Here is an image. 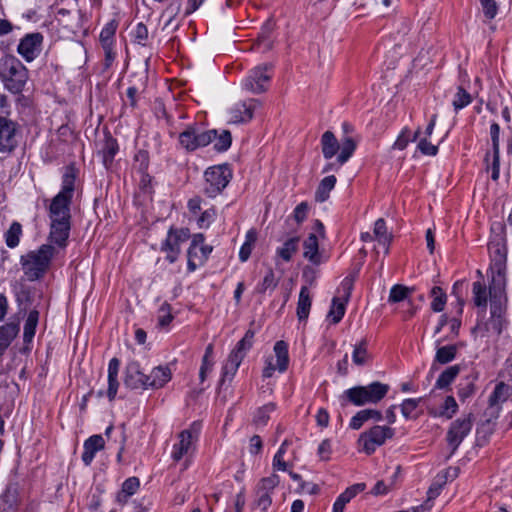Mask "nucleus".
<instances>
[{"mask_svg":"<svg viewBox=\"0 0 512 512\" xmlns=\"http://www.w3.org/2000/svg\"><path fill=\"white\" fill-rule=\"evenodd\" d=\"M490 252V265L488 275L489 296H490V317L478 316L477 324L473 331H479L482 336L492 332L497 336L501 335L507 327V245L503 239L490 241L488 244Z\"/></svg>","mask_w":512,"mask_h":512,"instance_id":"1","label":"nucleus"},{"mask_svg":"<svg viewBox=\"0 0 512 512\" xmlns=\"http://www.w3.org/2000/svg\"><path fill=\"white\" fill-rule=\"evenodd\" d=\"M77 170L73 165L65 167L61 190L51 199L48 216L50 220H71V203L75 192Z\"/></svg>","mask_w":512,"mask_h":512,"instance_id":"2","label":"nucleus"},{"mask_svg":"<svg viewBox=\"0 0 512 512\" xmlns=\"http://www.w3.org/2000/svg\"><path fill=\"white\" fill-rule=\"evenodd\" d=\"M389 389V385L375 381L366 386L349 388L342 393L339 399L342 407L348 404L358 407L376 404L387 395Z\"/></svg>","mask_w":512,"mask_h":512,"instance_id":"3","label":"nucleus"},{"mask_svg":"<svg viewBox=\"0 0 512 512\" xmlns=\"http://www.w3.org/2000/svg\"><path fill=\"white\" fill-rule=\"evenodd\" d=\"M54 254V246L43 244L37 250L22 255L20 263L27 279L36 281L42 278L47 272Z\"/></svg>","mask_w":512,"mask_h":512,"instance_id":"4","label":"nucleus"},{"mask_svg":"<svg viewBox=\"0 0 512 512\" xmlns=\"http://www.w3.org/2000/svg\"><path fill=\"white\" fill-rule=\"evenodd\" d=\"M0 77L4 86L13 94L21 93L28 79V70L13 55H5L0 63Z\"/></svg>","mask_w":512,"mask_h":512,"instance_id":"5","label":"nucleus"},{"mask_svg":"<svg viewBox=\"0 0 512 512\" xmlns=\"http://www.w3.org/2000/svg\"><path fill=\"white\" fill-rule=\"evenodd\" d=\"M232 170L228 164L216 165L206 169L204 173L203 191L209 198L221 194L232 179Z\"/></svg>","mask_w":512,"mask_h":512,"instance_id":"6","label":"nucleus"},{"mask_svg":"<svg viewBox=\"0 0 512 512\" xmlns=\"http://www.w3.org/2000/svg\"><path fill=\"white\" fill-rule=\"evenodd\" d=\"M511 393L510 386L504 382H499L496 384L493 392L489 396V405L485 411V415L488 416V419L483 422L480 427L477 429V433H491V420L496 419L499 416L501 405L509 398Z\"/></svg>","mask_w":512,"mask_h":512,"instance_id":"7","label":"nucleus"},{"mask_svg":"<svg viewBox=\"0 0 512 512\" xmlns=\"http://www.w3.org/2000/svg\"><path fill=\"white\" fill-rule=\"evenodd\" d=\"M215 138V129L202 130L197 124L187 126L178 137L180 145L189 152L209 145Z\"/></svg>","mask_w":512,"mask_h":512,"instance_id":"8","label":"nucleus"},{"mask_svg":"<svg viewBox=\"0 0 512 512\" xmlns=\"http://www.w3.org/2000/svg\"><path fill=\"white\" fill-rule=\"evenodd\" d=\"M395 435V429L389 426L375 425L369 430L360 434L358 444L361 451L367 455L373 454L376 449L382 446L387 439H392Z\"/></svg>","mask_w":512,"mask_h":512,"instance_id":"9","label":"nucleus"},{"mask_svg":"<svg viewBox=\"0 0 512 512\" xmlns=\"http://www.w3.org/2000/svg\"><path fill=\"white\" fill-rule=\"evenodd\" d=\"M201 431V423L193 422L189 428L181 431L178 435L179 441L173 445L171 457L174 461H180L185 455L195 450V443Z\"/></svg>","mask_w":512,"mask_h":512,"instance_id":"10","label":"nucleus"},{"mask_svg":"<svg viewBox=\"0 0 512 512\" xmlns=\"http://www.w3.org/2000/svg\"><path fill=\"white\" fill-rule=\"evenodd\" d=\"M473 422L474 416L472 413H468L451 422L446 433V441L451 448V453H454L463 440L469 435L473 427Z\"/></svg>","mask_w":512,"mask_h":512,"instance_id":"11","label":"nucleus"},{"mask_svg":"<svg viewBox=\"0 0 512 512\" xmlns=\"http://www.w3.org/2000/svg\"><path fill=\"white\" fill-rule=\"evenodd\" d=\"M280 478L273 473L268 477L262 478L255 488V499L253 507L258 508L261 512H267L272 504V494L274 489L279 485Z\"/></svg>","mask_w":512,"mask_h":512,"instance_id":"12","label":"nucleus"},{"mask_svg":"<svg viewBox=\"0 0 512 512\" xmlns=\"http://www.w3.org/2000/svg\"><path fill=\"white\" fill-rule=\"evenodd\" d=\"M190 238L188 228L171 227L167 233L165 241L161 245V251L166 253V260L170 263L176 262L181 252V244Z\"/></svg>","mask_w":512,"mask_h":512,"instance_id":"13","label":"nucleus"},{"mask_svg":"<svg viewBox=\"0 0 512 512\" xmlns=\"http://www.w3.org/2000/svg\"><path fill=\"white\" fill-rule=\"evenodd\" d=\"M272 77V65L262 64L253 68L243 82L246 90L259 94L266 91Z\"/></svg>","mask_w":512,"mask_h":512,"instance_id":"14","label":"nucleus"},{"mask_svg":"<svg viewBox=\"0 0 512 512\" xmlns=\"http://www.w3.org/2000/svg\"><path fill=\"white\" fill-rule=\"evenodd\" d=\"M44 37L40 32L28 33L19 42L17 52L27 62H32L41 52Z\"/></svg>","mask_w":512,"mask_h":512,"instance_id":"15","label":"nucleus"},{"mask_svg":"<svg viewBox=\"0 0 512 512\" xmlns=\"http://www.w3.org/2000/svg\"><path fill=\"white\" fill-rule=\"evenodd\" d=\"M17 127L16 122L0 116V152L10 153L17 147Z\"/></svg>","mask_w":512,"mask_h":512,"instance_id":"16","label":"nucleus"},{"mask_svg":"<svg viewBox=\"0 0 512 512\" xmlns=\"http://www.w3.org/2000/svg\"><path fill=\"white\" fill-rule=\"evenodd\" d=\"M71 231V220H50L48 239L59 248H66Z\"/></svg>","mask_w":512,"mask_h":512,"instance_id":"17","label":"nucleus"},{"mask_svg":"<svg viewBox=\"0 0 512 512\" xmlns=\"http://www.w3.org/2000/svg\"><path fill=\"white\" fill-rule=\"evenodd\" d=\"M353 287L352 280L349 278H345L342 282V288L345 291V296L343 299L338 297H334L332 299V305L328 312L327 318L331 321L332 324H337L341 321L345 314V305L351 295V290Z\"/></svg>","mask_w":512,"mask_h":512,"instance_id":"18","label":"nucleus"},{"mask_svg":"<svg viewBox=\"0 0 512 512\" xmlns=\"http://www.w3.org/2000/svg\"><path fill=\"white\" fill-rule=\"evenodd\" d=\"M148 380L149 378L142 372L137 361H131L127 364L124 378L126 387L130 389H148Z\"/></svg>","mask_w":512,"mask_h":512,"instance_id":"19","label":"nucleus"},{"mask_svg":"<svg viewBox=\"0 0 512 512\" xmlns=\"http://www.w3.org/2000/svg\"><path fill=\"white\" fill-rule=\"evenodd\" d=\"M256 102L255 99H249L236 103L229 111L230 122L234 124L249 122L253 118Z\"/></svg>","mask_w":512,"mask_h":512,"instance_id":"20","label":"nucleus"},{"mask_svg":"<svg viewBox=\"0 0 512 512\" xmlns=\"http://www.w3.org/2000/svg\"><path fill=\"white\" fill-rule=\"evenodd\" d=\"M489 296V287L487 288L483 281H475L472 284V302L477 307V316H484L487 310Z\"/></svg>","mask_w":512,"mask_h":512,"instance_id":"21","label":"nucleus"},{"mask_svg":"<svg viewBox=\"0 0 512 512\" xmlns=\"http://www.w3.org/2000/svg\"><path fill=\"white\" fill-rule=\"evenodd\" d=\"M105 447L104 438L101 435H92L84 441L82 461L86 466H90L97 452Z\"/></svg>","mask_w":512,"mask_h":512,"instance_id":"22","label":"nucleus"},{"mask_svg":"<svg viewBox=\"0 0 512 512\" xmlns=\"http://www.w3.org/2000/svg\"><path fill=\"white\" fill-rule=\"evenodd\" d=\"M303 257L313 265H319L323 262L322 254L319 251L318 238L311 233L303 242Z\"/></svg>","mask_w":512,"mask_h":512,"instance_id":"23","label":"nucleus"},{"mask_svg":"<svg viewBox=\"0 0 512 512\" xmlns=\"http://www.w3.org/2000/svg\"><path fill=\"white\" fill-rule=\"evenodd\" d=\"M120 369V360L116 357L112 358L108 364V389L107 397L110 401H113L117 395L119 382L118 373Z\"/></svg>","mask_w":512,"mask_h":512,"instance_id":"24","label":"nucleus"},{"mask_svg":"<svg viewBox=\"0 0 512 512\" xmlns=\"http://www.w3.org/2000/svg\"><path fill=\"white\" fill-rule=\"evenodd\" d=\"M149 388L159 389L171 380L172 373L168 366H157L147 375Z\"/></svg>","mask_w":512,"mask_h":512,"instance_id":"25","label":"nucleus"},{"mask_svg":"<svg viewBox=\"0 0 512 512\" xmlns=\"http://www.w3.org/2000/svg\"><path fill=\"white\" fill-rule=\"evenodd\" d=\"M242 361L243 359L240 358V356H238L236 353L229 354L227 361L222 367V375L220 379L221 385H223L226 381H232Z\"/></svg>","mask_w":512,"mask_h":512,"instance_id":"26","label":"nucleus"},{"mask_svg":"<svg viewBox=\"0 0 512 512\" xmlns=\"http://www.w3.org/2000/svg\"><path fill=\"white\" fill-rule=\"evenodd\" d=\"M311 305L312 299L310 296L309 289L306 286H303L299 293V299L296 309V314L299 321H306L308 319Z\"/></svg>","mask_w":512,"mask_h":512,"instance_id":"27","label":"nucleus"},{"mask_svg":"<svg viewBox=\"0 0 512 512\" xmlns=\"http://www.w3.org/2000/svg\"><path fill=\"white\" fill-rule=\"evenodd\" d=\"M321 148L325 159H331L336 155L340 144L331 131H326L321 136Z\"/></svg>","mask_w":512,"mask_h":512,"instance_id":"28","label":"nucleus"},{"mask_svg":"<svg viewBox=\"0 0 512 512\" xmlns=\"http://www.w3.org/2000/svg\"><path fill=\"white\" fill-rule=\"evenodd\" d=\"M375 239L378 241L380 245L384 247V253H389V246L392 240V235L388 233L386 222L383 218H379L376 220L374 224L373 231Z\"/></svg>","mask_w":512,"mask_h":512,"instance_id":"29","label":"nucleus"},{"mask_svg":"<svg viewBox=\"0 0 512 512\" xmlns=\"http://www.w3.org/2000/svg\"><path fill=\"white\" fill-rule=\"evenodd\" d=\"M339 144L340 153L337 157V162L339 163V165H343L350 159V157L355 152L357 142L351 135H347L341 139V143Z\"/></svg>","mask_w":512,"mask_h":512,"instance_id":"30","label":"nucleus"},{"mask_svg":"<svg viewBox=\"0 0 512 512\" xmlns=\"http://www.w3.org/2000/svg\"><path fill=\"white\" fill-rule=\"evenodd\" d=\"M458 404L453 396H446L443 404L439 411L430 409L428 412L434 417H443L446 419H452L458 411Z\"/></svg>","mask_w":512,"mask_h":512,"instance_id":"31","label":"nucleus"},{"mask_svg":"<svg viewBox=\"0 0 512 512\" xmlns=\"http://www.w3.org/2000/svg\"><path fill=\"white\" fill-rule=\"evenodd\" d=\"M457 346L456 345H446L439 347L436 351L434 363L432 364L431 370L434 371L437 369L436 364H447L453 361L457 354Z\"/></svg>","mask_w":512,"mask_h":512,"instance_id":"32","label":"nucleus"},{"mask_svg":"<svg viewBox=\"0 0 512 512\" xmlns=\"http://www.w3.org/2000/svg\"><path fill=\"white\" fill-rule=\"evenodd\" d=\"M39 322V311L36 309L31 310L25 320L23 330V341L24 343H31L36 332V328Z\"/></svg>","mask_w":512,"mask_h":512,"instance_id":"33","label":"nucleus"},{"mask_svg":"<svg viewBox=\"0 0 512 512\" xmlns=\"http://www.w3.org/2000/svg\"><path fill=\"white\" fill-rule=\"evenodd\" d=\"M205 237L202 233L195 234L192 238L190 247L187 251V268L189 272H193L197 269V263L194 260V257L197 256L198 247L205 245L204 244Z\"/></svg>","mask_w":512,"mask_h":512,"instance_id":"34","label":"nucleus"},{"mask_svg":"<svg viewBox=\"0 0 512 512\" xmlns=\"http://www.w3.org/2000/svg\"><path fill=\"white\" fill-rule=\"evenodd\" d=\"M276 355L277 369L279 372H285L289 365L288 345L285 341H277L274 345Z\"/></svg>","mask_w":512,"mask_h":512,"instance_id":"35","label":"nucleus"},{"mask_svg":"<svg viewBox=\"0 0 512 512\" xmlns=\"http://www.w3.org/2000/svg\"><path fill=\"white\" fill-rule=\"evenodd\" d=\"M477 377L474 375H470L465 379L461 380L458 384V397L460 401L465 402L468 398L472 397L476 392V382Z\"/></svg>","mask_w":512,"mask_h":512,"instance_id":"36","label":"nucleus"},{"mask_svg":"<svg viewBox=\"0 0 512 512\" xmlns=\"http://www.w3.org/2000/svg\"><path fill=\"white\" fill-rule=\"evenodd\" d=\"M300 238L293 236L287 239L276 251L277 255L284 261L289 262L292 256L297 252Z\"/></svg>","mask_w":512,"mask_h":512,"instance_id":"37","label":"nucleus"},{"mask_svg":"<svg viewBox=\"0 0 512 512\" xmlns=\"http://www.w3.org/2000/svg\"><path fill=\"white\" fill-rule=\"evenodd\" d=\"M460 372L459 365H453L446 368L438 377L435 383V388L445 389L448 388L451 383L455 380Z\"/></svg>","mask_w":512,"mask_h":512,"instance_id":"38","label":"nucleus"},{"mask_svg":"<svg viewBox=\"0 0 512 512\" xmlns=\"http://www.w3.org/2000/svg\"><path fill=\"white\" fill-rule=\"evenodd\" d=\"M336 181L334 175L326 176L321 180L315 194L318 202H324L329 198V193L335 187Z\"/></svg>","mask_w":512,"mask_h":512,"instance_id":"39","label":"nucleus"},{"mask_svg":"<svg viewBox=\"0 0 512 512\" xmlns=\"http://www.w3.org/2000/svg\"><path fill=\"white\" fill-rule=\"evenodd\" d=\"M254 335L253 330H247L244 337L236 344L235 348L230 353H236L240 358L244 359L247 351H249L253 345Z\"/></svg>","mask_w":512,"mask_h":512,"instance_id":"40","label":"nucleus"},{"mask_svg":"<svg viewBox=\"0 0 512 512\" xmlns=\"http://www.w3.org/2000/svg\"><path fill=\"white\" fill-rule=\"evenodd\" d=\"M22 235V226L19 222H13L9 229L5 232V242L9 248H15L20 242Z\"/></svg>","mask_w":512,"mask_h":512,"instance_id":"41","label":"nucleus"},{"mask_svg":"<svg viewBox=\"0 0 512 512\" xmlns=\"http://www.w3.org/2000/svg\"><path fill=\"white\" fill-rule=\"evenodd\" d=\"M430 296L433 298L431 302V309L434 312L443 311L447 301V296L444 290L439 286H434L430 291Z\"/></svg>","mask_w":512,"mask_h":512,"instance_id":"42","label":"nucleus"},{"mask_svg":"<svg viewBox=\"0 0 512 512\" xmlns=\"http://www.w3.org/2000/svg\"><path fill=\"white\" fill-rule=\"evenodd\" d=\"M118 28V22L116 20L109 21L102 29L100 33V43L103 45H114L115 33Z\"/></svg>","mask_w":512,"mask_h":512,"instance_id":"43","label":"nucleus"},{"mask_svg":"<svg viewBox=\"0 0 512 512\" xmlns=\"http://www.w3.org/2000/svg\"><path fill=\"white\" fill-rule=\"evenodd\" d=\"M422 398H408L405 399L401 405V413L405 419H417L418 414L415 413L417 407L419 406Z\"/></svg>","mask_w":512,"mask_h":512,"instance_id":"44","label":"nucleus"},{"mask_svg":"<svg viewBox=\"0 0 512 512\" xmlns=\"http://www.w3.org/2000/svg\"><path fill=\"white\" fill-rule=\"evenodd\" d=\"M276 405L274 403H268L258 408L256 411L253 422L256 426H265L269 419L270 414L275 411Z\"/></svg>","mask_w":512,"mask_h":512,"instance_id":"45","label":"nucleus"},{"mask_svg":"<svg viewBox=\"0 0 512 512\" xmlns=\"http://www.w3.org/2000/svg\"><path fill=\"white\" fill-rule=\"evenodd\" d=\"M368 359L367 342L365 339L361 340L359 344L355 345L352 360L355 365L362 366L366 364Z\"/></svg>","mask_w":512,"mask_h":512,"instance_id":"46","label":"nucleus"},{"mask_svg":"<svg viewBox=\"0 0 512 512\" xmlns=\"http://www.w3.org/2000/svg\"><path fill=\"white\" fill-rule=\"evenodd\" d=\"M215 141L214 148L218 152H224L228 150L232 143V136L230 131L222 130L219 134L216 131V138L213 139Z\"/></svg>","mask_w":512,"mask_h":512,"instance_id":"47","label":"nucleus"},{"mask_svg":"<svg viewBox=\"0 0 512 512\" xmlns=\"http://www.w3.org/2000/svg\"><path fill=\"white\" fill-rule=\"evenodd\" d=\"M117 152V141L112 137H108L105 141V146L103 148V162L106 166L112 163Z\"/></svg>","mask_w":512,"mask_h":512,"instance_id":"48","label":"nucleus"},{"mask_svg":"<svg viewBox=\"0 0 512 512\" xmlns=\"http://www.w3.org/2000/svg\"><path fill=\"white\" fill-rule=\"evenodd\" d=\"M278 281L272 269H268L261 283L256 287L258 293L264 294L267 290H274L277 287Z\"/></svg>","mask_w":512,"mask_h":512,"instance_id":"49","label":"nucleus"},{"mask_svg":"<svg viewBox=\"0 0 512 512\" xmlns=\"http://www.w3.org/2000/svg\"><path fill=\"white\" fill-rule=\"evenodd\" d=\"M490 153L488 152L485 156V162L487 164L486 169L491 170V178L493 181H497L500 175V152H492V162L489 163Z\"/></svg>","mask_w":512,"mask_h":512,"instance_id":"50","label":"nucleus"},{"mask_svg":"<svg viewBox=\"0 0 512 512\" xmlns=\"http://www.w3.org/2000/svg\"><path fill=\"white\" fill-rule=\"evenodd\" d=\"M410 291L408 287L396 284L390 290L388 302L398 303L404 301L409 296Z\"/></svg>","mask_w":512,"mask_h":512,"instance_id":"51","label":"nucleus"},{"mask_svg":"<svg viewBox=\"0 0 512 512\" xmlns=\"http://www.w3.org/2000/svg\"><path fill=\"white\" fill-rule=\"evenodd\" d=\"M16 505V497L13 492L6 490L0 495V512H14Z\"/></svg>","mask_w":512,"mask_h":512,"instance_id":"52","label":"nucleus"},{"mask_svg":"<svg viewBox=\"0 0 512 512\" xmlns=\"http://www.w3.org/2000/svg\"><path fill=\"white\" fill-rule=\"evenodd\" d=\"M472 101L471 95L463 88L458 87L457 93L453 100V107L456 111L466 107Z\"/></svg>","mask_w":512,"mask_h":512,"instance_id":"53","label":"nucleus"},{"mask_svg":"<svg viewBox=\"0 0 512 512\" xmlns=\"http://www.w3.org/2000/svg\"><path fill=\"white\" fill-rule=\"evenodd\" d=\"M216 210L214 207L206 209L201 212L199 217L197 218V225L200 229H207L211 225V223L215 220Z\"/></svg>","mask_w":512,"mask_h":512,"instance_id":"54","label":"nucleus"},{"mask_svg":"<svg viewBox=\"0 0 512 512\" xmlns=\"http://www.w3.org/2000/svg\"><path fill=\"white\" fill-rule=\"evenodd\" d=\"M173 320V315L171 314V306L168 303H163L158 311V325L160 327L168 326Z\"/></svg>","mask_w":512,"mask_h":512,"instance_id":"55","label":"nucleus"},{"mask_svg":"<svg viewBox=\"0 0 512 512\" xmlns=\"http://www.w3.org/2000/svg\"><path fill=\"white\" fill-rule=\"evenodd\" d=\"M140 481L137 477H129L127 478L121 487V491L126 493V495H134L139 489Z\"/></svg>","mask_w":512,"mask_h":512,"instance_id":"56","label":"nucleus"},{"mask_svg":"<svg viewBox=\"0 0 512 512\" xmlns=\"http://www.w3.org/2000/svg\"><path fill=\"white\" fill-rule=\"evenodd\" d=\"M484 15L488 19H493L497 15L498 6L495 0H480Z\"/></svg>","mask_w":512,"mask_h":512,"instance_id":"57","label":"nucleus"},{"mask_svg":"<svg viewBox=\"0 0 512 512\" xmlns=\"http://www.w3.org/2000/svg\"><path fill=\"white\" fill-rule=\"evenodd\" d=\"M368 420L369 418L365 409L360 410L351 418L349 427L353 430H359Z\"/></svg>","mask_w":512,"mask_h":512,"instance_id":"58","label":"nucleus"},{"mask_svg":"<svg viewBox=\"0 0 512 512\" xmlns=\"http://www.w3.org/2000/svg\"><path fill=\"white\" fill-rule=\"evenodd\" d=\"M417 147L424 155L435 156L438 153V146L429 142L427 137L420 139Z\"/></svg>","mask_w":512,"mask_h":512,"instance_id":"59","label":"nucleus"},{"mask_svg":"<svg viewBox=\"0 0 512 512\" xmlns=\"http://www.w3.org/2000/svg\"><path fill=\"white\" fill-rule=\"evenodd\" d=\"M500 126L494 122L490 126V137L492 142V152H500Z\"/></svg>","mask_w":512,"mask_h":512,"instance_id":"60","label":"nucleus"},{"mask_svg":"<svg viewBox=\"0 0 512 512\" xmlns=\"http://www.w3.org/2000/svg\"><path fill=\"white\" fill-rule=\"evenodd\" d=\"M366 485L364 483H357L350 487H348L343 493L340 494L348 503L352 498H354L358 493L364 491Z\"/></svg>","mask_w":512,"mask_h":512,"instance_id":"61","label":"nucleus"},{"mask_svg":"<svg viewBox=\"0 0 512 512\" xmlns=\"http://www.w3.org/2000/svg\"><path fill=\"white\" fill-rule=\"evenodd\" d=\"M308 209L309 207L306 202H301L295 207L293 217L298 224H301L306 219Z\"/></svg>","mask_w":512,"mask_h":512,"instance_id":"62","label":"nucleus"},{"mask_svg":"<svg viewBox=\"0 0 512 512\" xmlns=\"http://www.w3.org/2000/svg\"><path fill=\"white\" fill-rule=\"evenodd\" d=\"M332 452L331 441L329 439L323 440L317 450V454L321 460H329Z\"/></svg>","mask_w":512,"mask_h":512,"instance_id":"63","label":"nucleus"},{"mask_svg":"<svg viewBox=\"0 0 512 512\" xmlns=\"http://www.w3.org/2000/svg\"><path fill=\"white\" fill-rule=\"evenodd\" d=\"M212 250H213L212 246H209V245H202V246L198 247L197 256L194 257V260L196 261L197 266L204 264V262L208 259Z\"/></svg>","mask_w":512,"mask_h":512,"instance_id":"64","label":"nucleus"}]
</instances>
